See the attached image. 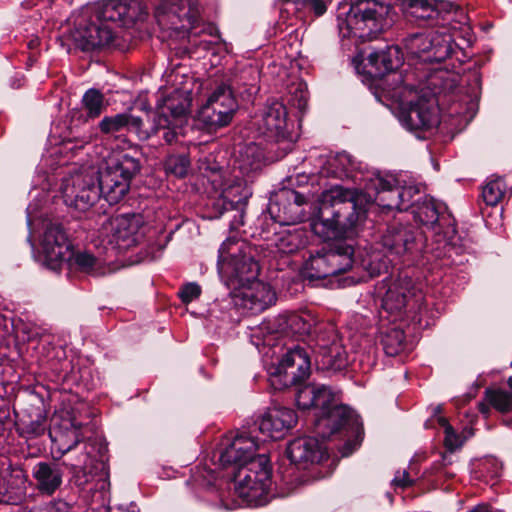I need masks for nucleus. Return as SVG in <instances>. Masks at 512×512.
<instances>
[{"label":"nucleus","mask_w":512,"mask_h":512,"mask_svg":"<svg viewBox=\"0 0 512 512\" xmlns=\"http://www.w3.org/2000/svg\"><path fill=\"white\" fill-rule=\"evenodd\" d=\"M374 351V347L371 345L370 340L366 337L361 339V343L359 345L353 344V352L355 354L367 353L368 356Z\"/></svg>","instance_id":"nucleus-55"},{"label":"nucleus","mask_w":512,"mask_h":512,"mask_svg":"<svg viewBox=\"0 0 512 512\" xmlns=\"http://www.w3.org/2000/svg\"><path fill=\"white\" fill-rule=\"evenodd\" d=\"M307 276L311 279H321L335 275L328 262V255L323 246L316 254L311 255L305 264Z\"/></svg>","instance_id":"nucleus-35"},{"label":"nucleus","mask_w":512,"mask_h":512,"mask_svg":"<svg viewBox=\"0 0 512 512\" xmlns=\"http://www.w3.org/2000/svg\"><path fill=\"white\" fill-rule=\"evenodd\" d=\"M82 109H73L70 112V130L76 132L82 124L98 118L106 109L107 104L102 92L91 88L87 90L81 100Z\"/></svg>","instance_id":"nucleus-28"},{"label":"nucleus","mask_w":512,"mask_h":512,"mask_svg":"<svg viewBox=\"0 0 512 512\" xmlns=\"http://www.w3.org/2000/svg\"><path fill=\"white\" fill-rule=\"evenodd\" d=\"M310 360L299 346L290 348L279 364L271 369L270 382L277 389L298 384L309 376Z\"/></svg>","instance_id":"nucleus-15"},{"label":"nucleus","mask_w":512,"mask_h":512,"mask_svg":"<svg viewBox=\"0 0 512 512\" xmlns=\"http://www.w3.org/2000/svg\"><path fill=\"white\" fill-rule=\"evenodd\" d=\"M236 299L237 305L251 313H259L276 302V293L268 284L255 280L242 286Z\"/></svg>","instance_id":"nucleus-26"},{"label":"nucleus","mask_w":512,"mask_h":512,"mask_svg":"<svg viewBox=\"0 0 512 512\" xmlns=\"http://www.w3.org/2000/svg\"><path fill=\"white\" fill-rule=\"evenodd\" d=\"M218 271L240 287L257 280L259 265L244 241L228 238L219 249Z\"/></svg>","instance_id":"nucleus-9"},{"label":"nucleus","mask_w":512,"mask_h":512,"mask_svg":"<svg viewBox=\"0 0 512 512\" xmlns=\"http://www.w3.org/2000/svg\"><path fill=\"white\" fill-rule=\"evenodd\" d=\"M297 422L296 413L289 408L274 407L269 409L258 421V430L271 439L277 440Z\"/></svg>","instance_id":"nucleus-27"},{"label":"nucleus","mask_w":512,"mask_h":512,"mask_svg":"<svg viewBox=\"0 0 512 512\" xmlns=\"http://www.w3.org/2000/svg\"><path fill=\"white\" fill-rule=\"evenodd\" d=\"M5 429V422L4 420L0 419V438L4 435Z\"/></svg>","instance_id":"nucleus-63"},{"label":"nucleus","mask_w":512,"mask_h":512,"mask_svg":"<svg viewBox=\"0 0 512 512\" xmlns=\"http://www.w3.org/2000/svg\"><path fill=\"white\" fill-rule=\"evenodd\" d=\"M401 63L402 54L399 48L391 46L370 53L365 64V72L372 79H377L398 68Z\"/></svg>","instance_id":"nucleus-29"},{"label":"nucleus","mask_w":512,"mask_h":512,"mask_svg":"<svg viewBox=\"0 0 512 512\" xmlns=\"http://www.w3.org/2000/svg\"><path fill=\"white\" fill-rule=\"evenodd\" d=\"M238 108L237 101L226 84L217 86L198 112L199 122L209 131L227 126Z\"/></svg>","instance_id":"nucleus-13"},{"label":"nucleus","mask_w":512,"mask_h":512,"mask_svg":"<svg viewBox=\"0 0 512 512\" xmlns=\"http://www.w3.org/2000/svg\"><path fill=\"white\" fill-rule=\"evenodd\" d=\"M191 89L185 85L176 88L171 95L157 106L153 126L145 128L141 118L129 113H120L104 117L99 128L104 134H114L126 130L134 133L139 140H147L152 135L162 133L167 144L176 142L183 134L184 126L188 121V112L191 106Z\"/></svg>","instance_id":"nucleus-3"},{"label":"nucleus","mask_w":512,"mask_h":512,"mask_svg":"<svg viewBox=\"0 0 512 512\" xmlns=\"http://www.w3.org/2000/svg\"><path fill=\"white\" fill-rule=\"evenodd\" d=\"M314 408H320L321 413L337 404L336 393L324 384H316Z\"/></svg>","instance_id":"nucleus-40"},{"label":"nucleus","mask_w":512,"mask_h":512,"mask_svg":"<svg viewBox=\"0 0 512 512\" xmlns=\"http://www.w3.org/2000/svg\"><path fill=\"white\" fill-rule=\"evenodd\" d=\"M71 425L73 427V429L71 431V434L73 436V441L71 443H63V447H65L64 452L71 450L74 446H76L81 441V437H80V433H79L81 425L75 424V423H72Z\"/></svg>","instance_id":"nucleus-56"},{"label":"nucleus","mask_w":512,"mask_h":512,"mask_svg":"<svg viewBox=\"0 0 512 512\" xmlns=\"http://www.w3.org/2000/svg\"><path fill=\"white\" fill-rule=\"evenodd\" d=\"M42 200L37 202H32L27 207V224L30 229L34 226L36 220L41 218V215H38L40 208L42 207Z\"/></svg>","instance_id":"nucleus-51"},{"label":"nucleus","mask_w":512,"mask_h":512,"mask_svg":"<svg viewBox=\"0 0 512 512\" xmlns=\"http://www.w3.org/2000/svg\"><path fill=\"white\" fill-rule=\"evenodd\" d=\"M364 198L363 193L341 186L324 191L320 197L317 217L311 227L327 241L324 247L335 275L347 271L353 264L354 248L340 237L348 235L365 219Z\"/></svg>","instance_id":"nucleus-1"},{"label":"nucleus","mask_w":512,"mask_h":512,"mask_svg":"<svg viewBox=\"0 0 512 512\" xmlns=\"http://www.w3.org/2000/svg\"><path fill=\"white\" fill-rule=\"evenodd\" d=\"M316 384L300 387L296 393V403L301 409L312 408L315 404Z\"/></svg>","instance_id":"nucleus-45"},{"label":"nucleus","mask_w":512,"mask_h":512,"mask_svg":"<svg viewBox=\"0 0 512 512\" xmlns=\"http://www.w3.org/2000/svg\"><path fill=\"white\" fill-rule=\"evenodd\" d=\"M259 72L252 66L244 67L236 73L230 80V84L226 87L230 88L233 92L239 94H247L251 96L258 92Z\"/></svg>","instance_id":"nucleus-34"},{"label":"nucleus","mask_w":512,"mask_h":512,"mask_svg":"<svg viewBox=\"0 0 512 512\" xmlns=\"http://www.w3.org/2000/svg\"><path fill=\"white\" fill-rule=\"evenodd\" d=\"M212 183L219 191V196L214 202L215 209L219 211V215L233 212L229 225L231 229H237L243 224L244 208L252 195L247 181L238 175H215Z\"/></svg>","instance_id":"nucleus-12"},{"label":"nucleus","mask_w":512,"mask_h":512,"mask_svg":"<svg viewBox=\"0 0 512 512\" xmlns=\"http://www.w3.org/2000/svg\"><path fill=\"white\" fill-rule=\"evenodd\" d=\"M405 334L399 327H391L381 333V344L388 356H395L403 348Z\"/></svg>","instance_id":"nucleus-37"},{"label":"nucleus","mask_w":512,"mask_h":512,"mask_svg":"<svg viewBox=\"0 0 512 512\" xmlns=\"http://www.w3.org/2000/svg\"><path fill=\"white\" fill-rule=\"evenodd\" d=\"M190 161L186 155H172L166 160L167 171L177 177H184L189 169Z\"/></svg>","instance_id":"nucleus-44"},{"label":"nucleus","mask_w":512,"mask_h":512,"mask_svg":"<svg viewBox=\"0 0 512 512\" xmlns=\"http://www.w3.org/2000/svg\"><path fill=\"white\" fill-rule=\"evenodd\" d=\"M90 139H91V133L89 132L86 134L84 132V134L81 136L82 145L88 143L90 141Z\"/></svg>","instance_id":"nucleus-61"},{"label":"nucleus","mask_w":512,"mask_h":512,"mask_svg":"<svg viewBox=\"0 0 512 512\" xmlns=\"http://www.w3.org/2000/svg\"><path fill=\"white\" fill-rule=\"evenodd\" d=\"M36 489L43 495H53L62 485L63 471L54 462H38L32 469Z\"/></svg>","instance_id":"nucleus-32"},{"label":"nucleus","mask_w":512,"mask_h":512,"mask_svg":"<svg viewBox=\"0 0 512 512\" xmlns=\"http://www.w3.org/2000/svg\"><path fill=\"white\" fill-rule=\"evenodd\" d=\"M297 107L299 110H304L306 108V105H307V98L306 96L301 93L300 97L297 99Z\"/></svg>","instance_id":"nucleus-60"},{"label":"nucleus","mask_w":512,"mask_h":512,"mask_svg":"<svg viewBox=\"0 0 512 512\" xmlns=\"http://www.w3.org/2000/svg\"><path fill=\"white\" fill-rule=\"evenodd\" d=\"M264 160V153L261 147L250 142L243 145L235 161V169L240 173L249 175L261 169Z\"/></svg>","instance_id":"nucleus-33"},{"label":"nucleus","mask_w":512,"mask_h":512,"mask_svg":"<svg viewBox=\"0 0 512 512\" xmlns=\"http://www.w3.org/2000/svg\"><path fill=\"white\" fill-rule=\"evenodd\" d=\"M488 402L498 411L505 413L512 410V394L502 390H487Z\"/></svg>","instance_id":"nucleus-41"},{"label":"nucleus","mask_w":512,"mask_h":512,"mask_svg":"<svg viewBox=\"0 0 512 512\" xmlns=\"http://www.w3.org/2000/svg\"><path fill=\"white\" fill-rule=\"evenodd\" d=\"M64 265L85 273H93L100 265V261L88 252H77L72 250V255L65 258Z\"/></svg>","instance_id":"nucleus-38"},{"label":"nucleus","mask_w":512,"mask_h":512,"mask_svg":"<svg viewBox=\"0 0 512 512\" xmlns=\"http://www.w3.org/2000/svg\"><path fill=\"white\" fill-rule=\"evenodd\" d=\"M374 201L383 209L403 211L406 194L417 193L414 184L401 185L394 175L378 176L374 181Z\"/></svg>","instance_id":"nucleus-19"},{"label":"nucleus","mask_w":512,"mask_h":512,"mask_svg":"<svg viewBox=\"0 0 512 512\" xmlns=\"http://www.w3.org/2000/svg\"><path fill=\"white\" fill-rule=\"evenodd\" d=\"M144 223L141 214H123L111 218L104 226L108 242L121 251L137 245L144 235Z\"/></svg>","instance_id":"nucleus-16"},{"label":"nucleus","mask_w":512,"mask_h":512,"mask_svg":"<svg viewBox=\"0 0 512 512\" xmlns=\"http://www.w3.org/2000/svg\"><path fill=\"white\" fill-rule=\"evenodd\" d=\"M275 246L279 252L290 254L299 249L301 241L297 233H287L277 238Z\"/></svg>","instance_id":"nucleus-43"},{"label":"nucleus","mask_w":512,"mask_h":512,"mask_svg":"<svg viewBox=\"0 0 512 512\" xmlns=\"http://www.w3.org/2000/svg\"><path fill=\"white\" fill-rule=\"evenodd\" d=\"M287 108L280 101L267 103L256 119L259 134L271 141H280L288 136Z\"/></svg>","instance_id":"nucleus-22"},{"label":"nucleus","mask_w":512,"mask_h":512,"mask_svg":"<svg viewBox=\"0 0 512 512\" xmlns=\"http://www.w3.org/2000/svg\"><path fill=\"white\" fill-rule=\"evenodd\" d=\"M387 287L386 293L382 299V307L390 314L400 313L405 308L414 309L416 300L415 289L412 280L407 276L401 277L389 284L382 283L379 290Z\"/></svg>","instance_id":"nucleus-23"},{"label":"nucleus","mask_w":512,"mask_h":512,"mask_svg":"<svg viewBox=\"0 0 512 512\" xmlns=\"http://www.w3.org/2000/svg\"><path fill=\"white\" fill-rule=\"evenodd\" d=\"M141 16V7L135 0H107L97 10L96 20L79 23L71 32V39L83 51L108 46L115 37L112 24L119 22L128 27Z\"/></svg>","instance_id":"nucleus-5"},{"label":"nucleus","mask_w":512,"mask_h":512,"mask_svg":"<svg viewBox=\"0 0 512 512\" xmlns=\"http://www.w3.org/2000/svg\"><path fill=\"white\" fill-rule=\"evenodd\" d=\"M420 194V189L418 188V192L417 193H409V194H406L405 198H406V201H405V204L403 205V211H407L408 209H412V206H414L416 204V201L413 202V198L415 195H419Z\"/></svg>","instance_id":"nucleus-57"},{"label":"nucleus","mask_w":512,"mask_h":512,"mask_svg":"<svg viewBox=\"0 0 512 512\" xmlns=\"http://www.w3.org/2000/svg\"><path fill=\"white\" fill-rule=\"evenodd\" d=\"M437 421L439 425L444 429V443L447 449L453 451L459 448L463 444V440L458 434H456L452 426L448 423L447 419L442 416H439Z\"/></svg>","instance_id":"nucleus-46"},{"label":"nucleus","mask_w":512,"mask_h":512,"mask_svg":"<svg viewBox=\"0 0 512 512\" xmlns=\"http://www.w3.org/2000/svg\"><path fill=\"white\" fill-rule=\"evenodd\" d=\"M43 264L50 270L58 271L65 258L72 255V245L59 224H49L41 241Z\"/></svg>","instance_id":"nucleus-18"},{"label":"nucleus","mask_w":512,"mask_h":512,"mask_svg":"<svg viewBox=\"0 0 512 512\" xmlns=\"http://www.w3.org/2000/svg\"><path fill=\"white\" fill-rule=\"evenodd\" d=\"M62 198L67 206L85 212L102 196L93 173L75 172L62 179Z\"/></svg>","instance_id":"nucleus-14"},{"label":"nucleus","mask_w":512,"mask_h":512,"mask_svg":"<svg viewBox=\"0 0 512 512\" xmlns=\"http://www.w3.org/2000/svg\"><path fill=\"white\" fill-rule=\"evenodd\" d=\"M37 46H38V39L37 38L30 40L29 43H28V47L31 48V49H34Z\"/></svg>","instance_id":"nucleus-62"},{"label":"nucleus","mask_w":512,"mask_h":512,"mask_svg":"<svg viewBox=\"0 0 512 512\" xmlns=\"http://www.w3.org/2000/svg\"><path fill=\"white\" fill-rule=\"evenodd\" d=\"M305 197L292 189H281L270 198L268 211L275 222L293 225L306 218Z\"/></svg>","instance_id":"nucleus-17"},{"label":"nucleus","mask_w":512,"mask_h":512,"mask_svg":"<svg viewBox=\"0 0 512 512\" xmlns=\"http://www.w3.org/2000/svg\"><path fill=\"white\" fill-rule=\"evenodd\" d=\"M393 22L391 6L376 0H358L343 18L338 15V28L342 37L354 36L369 41L390 27Z\"/></svg>","instance_id":"nucleus-6"},{"label":"nucleus","mask_w":512,"mask_h":512,"mask_svg":"<svg viewBox=\"0 0 512 512\" xmlns=\"http://www.w3.org/2000/svg\"><path fill=\"white\" fill-rule=\"evenodd\" d=\"M317 342L324 366L339 370L346 366L350 361L341 339L332 327L330 328L327 339L324 335H319Z\"/></svg>","instance_id":"nucleus-30"},{"label":"nucleus","mask_w":512,"mask_h":512,"mask_svg":"<svg viewBox=\"0 0 512 512\" xmlns=\"http://www.w3.org/2000/svg\"><path fill=\"white\" fill-rule=\"evenodd\" d=\"M193 45L198 49L208 51L211 48L212 42L206 39H200L199 41H194Z\"/></svg>","instance_id":"nucleus-58"},{"label":"nucleus","mask_w":512,"mask_h":512,"mask_svg":"<svg viewBox=\"0 0 512 512\" xmlns=\"http://www.w3.org/2000/svg\"><path fill=\"white\" fill-rule=\"evenodd\" d=\"M427 240L421 232H418L411 225L393 224L388 227L386 234L383 235L381 243L383 248L390 254L401 256L411 251L417 242Z\"/></svg>","instance_id":"nucleus-25"},{"label":"nucleus","mask_w":512,"mask_h":512,"mask_svg":"<svg viewBox=\"0 0 512 512\" xmlns=\"http://www.w3.org/2000/svg\"><path fill=\"white\" fill-rule=\"evenodd\" d=\"M390 262L391 260H382L380 254L374 253L371 256L370 261L367 263L366 269L368 270L371 276H377L384 272H388Z\"/></svg>","instance_id":"nucleus-47"},{"label":"nucleus","mask_w":512,"mask_h":512,"mask_svg":"<svg viewBox=\"0 0 512 512\" xmlns=\"http://www.w3.org/2000/svg\"><path fill=\"white\" fill-rule=\"evenodd\" d=\"M140 171L138 159L119 154L110 157L98 171L95 180L102 197L109 204L121 201L130 188L132 178Z\"/></svg>","instance_id":"nucleus-8"},{"label":"nucleus","mask_w":512,"mask_h":512,"mask_svg":"<svg viewBox=\"0 0 512 512\" xmlns=\"http://www.w3.org/2000/svg\"><path fill=\"white\" fill-rule=\"evenodd\" d=\"M285 2V10L290 11L291 9H299V7H305L313 10L315 15L321 16L326 12L327 0H283Z\"/></svg>","instance_id":"nucleus-42"},{"label":"nucleus","mask_w":512,"mask_h":512,"mask_svg":"<svg viewBox=\"0 0 512 512\" xmlns=\"http://www.w3.org/2000/svg\"><path fill=\"white\" fill-rule=\"evenodd\" d=\"M102 478H103V481H102V484H101V488L104 489L105 486L107 485V482H106L107 473H103L102 474Z\"/></svg>","instance_id":"nucleus-64"},{"label":"nucleus","mask_w":512,"mask_h":512,"mask_svg":"<svg viewBox=\"0 0 512 512\" xmlns=\"http://www.w3.org/2000/svg\"><path fill=\"white\" fill-rule=\"evenodd\" d=\"M353 166L352 157L346 152H342L329 157L320 173L324 176H347Z\"/></svg>","instance_id":"nucleus-36"},{"label":"nucleus","mask_w":512,"mask_h":512,"mask_svg":"<svg viewBox=\"0 0 512 512\" xmlns=\"http://www.w3.org/2000/svg\"><path fill=\"white\" fill-rule=\"evenodd\" d=\"M287 325L294 331L304 334L309 333L311 325L298 315H290L287 319Z\"/></svg>","instance_id":"nucleus-49"},{"label":"nucleus","mask_w":512,"mask_h":512,"mask_svg":"<svg viewBox=\"0 0 512 512\" xmlns=\"http://www.w3.org/2000/svg\"><path fill=\"white\" fill-rule=\"evenodd\" d=\"M286 453L292 463L303 467L320 463L328 457L324 442L314 437H300L292 440L287 446Z\"/></svg>","instance_id":"nucleus-24"},{"label":"nucleus","mask_w":512,"mask_h":512,"mask_svg":"<svg viewBox=\"0 0 512 512\" xmlns=\"http://www.w3.org/2000/svg\"><path fill=\"white\" fill-rule=\"evenodd\" d=\"M21 431L22 434H25L27 437L31 438L43 434L45 427L40 421H31L29 424L22 426Z\"/></svg>","instance_id":"nucleus-50"},{"label":"nucleus","mask_w":512,"mask_h":512,"mask_svg":"<svg viewBox=\"0 0 512 512\" xmlns=\"http://www.w3.org/2000/svg\"><path fill=\"white\" fill-rule=\"evenodd\" d=\"M71 506L63 500H54L46 507V512H70Z\"/></svg>","instance_id":"nucleus-54"},{"label":"nucleus","mask_w":512,"mask_h":512,"mask_svg":"<svg viewBox=\"0 0 512 512\" xmlns=\"http://www.w3.org/2000/svg\"><path fill=\"white\" fill-rule=\"evenodd\" d=\"M26 480L23 469L12 466L7 458L0 456V496L8 495L9 501L22 495Z\"/></svg>","instance_id":"nucleus-31"},{"label":"nucleus","mask_w":512,"mask_h":512,"mask_svg":"<svg viewBox=\"0 0 512 512\" xmlns=\"http://www.w3.org/2000/svg\"><path fill=\"white\" fill-rule=\"evenodd\" d=\"M222 446L218 459L221 466L238 469L234 476L237 495L248 504L264 505L270 488L268 457L265 454L256 455L257 443L243 434Z\"/></svg>","instance_id":"nucleus-4"},{"label":"nucleus","mask_w":512,"mask_h":512,"mask_svg":"<svg viewBox=\"0 0 512 512\" xmlns=\"http://www.w3.org/2000/svg\"><path fill=\"white\" fill-rule=\"evenodd\" d=\"M343 427L356 433H359L361 427L358 415L345 405H333L315 421L316 431L322 438L331 436Z\"/></svg>","instance_id":"nucleus-21"},{"label":"nucleus","mask_w":512,"mask_h":512,"mask_svg":"<svg viewBox=\"0 0 512 512\" xmlns=\"http://www.w3.org/2000/svg\"><path fill=\"white\" fill-rule=\"evenodd\" d=\"M403 43L411 59L425 64L441 63L452 52V36L444 26L413 33Z\"/></svg>","instance_id":"nucleus-10"},{"label":"nucleus","mask_w":512,"mask_h":512,"mask_svg":"<svg viewBox=\"0 0 512 512\" xmlns=\"http://www.w3.org/2000/svg\"><path fill=\"white\" fill-rule=\"evenodd\" d=\"M201 293V288L196 283H187L179 291V296L184 303H190L194 299L198 298Z\"/></svg>","instance_id":"nucleus-48"},{"label":"nucleus","mask_w":512,"mask_h":512,"mask_svg":"<svg viewBox=\"0 0 512 512\" xmlns=\"http://www.w3.org/2000/svg\"><path fill=\"white\" fill-rule=\"evenodd\" d=\"M451 87L449 73L433 69L425 76L420 91L407 84L391 91L393 113L405 129L414 133L430 132L440 123L435 96Z\"/></svg>","instance_id":"nucleus-2"},{"label":"nucleus","mask_w":512,"mask_h":512,"mask_svg":"<svg viewBox=\"0 0 512 512\" xmlns=\"http://www.w3.org/2000/svg\"><path fill=\"white\" fill-rule=\"evenodd\" d=\"M82 457L83 459H79L77 463L72 464V467L82 470L84 474L91 473L93 459L89 456L88 453L83 454Z\"/></svg>","instance_id":"nucleus-53"},{"label":"nucleus","mask_w":512,"mask_h":512,"mask_svg":"<svg viewBox=\"0 0 512 512\" xmlns=\"http://www.w3.org/2000/svg\"><path fill=\"white\" fill-rule=\"evenodd\" d=\"M506 185L502 178H490L482 189L484 202L489 206L497 205L505 195Z\"/></svg>","instance_id":"nucleus-39"},{"label":"nucleus","mask_w":512,"mask_h":512,"mask_svg":"<svg viewBox=\"0 0 512 512\" xmlns=\"http://www.w3.org/2000/svg\"><path fill=\"white\" fill-rule=\"evenodd\" d=\"M445 210L443 204L427 197L422 201L420 198L417 199L411 209L414 219L432 233L431 236L436 247H430L426 243L424 248L427 252L434 253L437 258L447 254L450 256L452 250H457V232L451 217L445 213ZM455 252L458 253V251Z\"/></svg>","instance_id":"nucleus-7"},{"label":"nucleus","mask_w":512,"mask_h":512,"mask_svg":"<svg viewBox=\"0 0 512 512\" xmlns=\"http://www.w3.org/2000/svg\"><path fill=\"white\" fill-rule=\"evenodd\" d=\"M356 447V442H347L342 448V455L349 456Z\"/></svg>","instance_id":"nucleus-59"},{"label":"nucleus","mask_w":512,"mask_h":512,"mask_svg":"<svg viewBox=\"0 0 512 512\" xmlns=\"http://www.w3.org/2000/svg\"><path fill=\"white\" fill-rule=\"evenodd\" d=\"M414 480L409 477L407 470L397 471L392 480V485L398 488H407L413 484Z\"/></svg>","instance_id":"nucleus-52"},{"label":"nucleus","mask_w":512,"mask_h":512,"mask_svg":"<svg viewBox=\"0 0 512 512\" xmlns=\"http://www.w3.org/2000/svg\"><path fill=\"white\" fill-rule=\"evenodd\" d=\"M198 0H160L155 8L159 27L170 36L184 37L200 21Z\"/></svg>","instance_id":"nucleus-11"},{"label":"nucleus","mask_w":512,"mask_h":512,"mask_svg":"<svg viewBox=\"0 0 512 512\" xmlns=\"http://www.w3.org/2000/svg\"><path fill=\"white\" fill-rule=\"evenodd\" d=\"M403 4L409 16L431 22V25H438L441 21V26H444V22L452 21V15L457 12V7L444 0H405Z\"/></svg>","instance_id":"nucleus-20"}]
</instances>
